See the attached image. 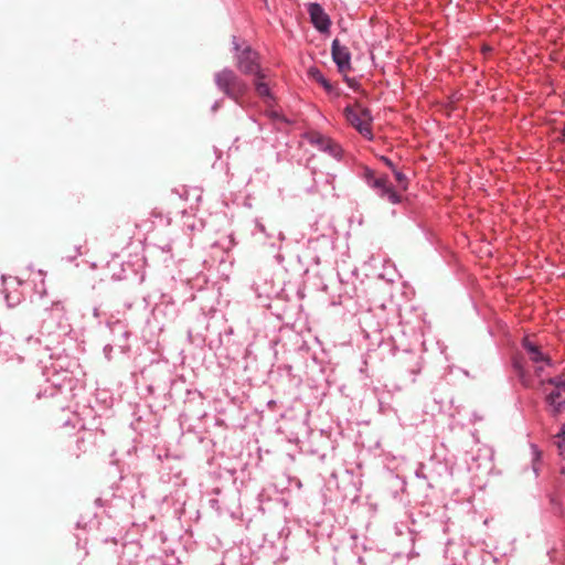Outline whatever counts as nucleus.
I'll list each match as a JSON object with an SVG mask.
<instances>
[{"mask_svg": "<svg viewBox=\"0 0 565 565\" xmlns=\"http://www.w3.org/2000/svg\"><path fill=\"white\" fill-rule=\"evenodd\" d=\"M359 177L372 189L375 194L382 200H386L391 204H399L403 195L390 181L387 174H377L375 170L367 166H362L359 171Z\"/></svg>", "mask_w": 565, "mask_h": 565, "instance_id": "nucleus-1", "label": "nucleus"}, {"mask_svg": "<svg viewBox=\"0 0 565 565\" xmlns=\"http://www.w3.org/2000/svg\"><path fill=\"white\" fill-rule=\"evenodd\" d=\"M214 82L221 92L235 102H238L248 90V84L227 67L214 75Z\"/></svg>", "mask_w": 565, "mask_h": 565, "instance_id": "nucleus-2", "label": "nucleus"}, {"mask_svg": "<svg viewBox=\"0 0 565 565\" xmlns=\"http://www.w3.org/2000/svg\"><path fill=\"white\" fill-rule=\"evenodd\" d=\"M347 121L354 127L365 139L373 140L372 115L367 108L360 104L349 105L343 110Z\"/></svg>", "mask_w": 565, "mask_h": 565, "instance_id": "nucleus-3", "label": "nucleus"}, {"mask_svg": "<svg viewBox=\"0 0 565 565\" xmlns=\"http://www.w3.org/2000/svg\"><path fill=\"white\" fill-rule=\"evenodd\" d=\"M541 384L544 385L545 382L541 381ZM546 384L550 387L544 388L546 393L545 401L550 413L556 416L565 409V377H551L546 381Z\"/></svg>", "mask_w": 565, "mask_h": 565, "instance_id": "nucleus-4", "label": "nucleus"}, {"mask_svg": "<svg viewBox=\"0 0 565 565\" xmlns=\"http://www.w3.org/2000/svg\"><path fill=\"white\" fill-rule=\"evenodd\" d=\"M233 44L235 50V65L241 73L254 76L265 70L260 66L259 54L249 45L241 47L235 40Z\"/></svg>", "mask_w": 565, "mask_h": 565, "instance_id": "nucleus-5", "label": "nucleus"}, {"mask_svg": "<svg viewBox=\"0 0 565 565\" xmlns=\"http://www.w3.org/2000/svg\"><path fill=\"white\" fill-rule=\"evenodd\" d=\"M522 349L524 350L527 359L534 364V371L537 376H541V372L552 365L551 355L545 352L541 344H539L533 338L525 337L522 340Z\"/></svg>", "mask_w": 565, "mask_h": 565, "instance_id": "nucleus-6", "label": "nucleus"}, {"mask_svg": "<svg viewBox=\"0 0 565 565\" xmlns=\"http://www.w3.org/2000/svg\"><path fill=\"white\" fill-rule=\"evenodd\" d=\"M274 84L269 70H264L254 75L253 85L255 93L267 106H273L275 103V95L271 90Z\"/></svg>", "mask_w": 565, "mask_h": 565, "instance_id": "nucleus-7", "label": "nucleus"}, {"mask_svg": "<svg viewBox=\"0 0 565 565\" xmlns=\"http://www.w3.org/2000/svg\"><path fill=\"white\" fill-rule=\"evenodd\" d=\"M307 140L310 145L317 147L321 151H324L333 158L340 159L343 150L341 146L330 137H327L318 131H311L307 134Z\"/></svg>", "mask_w": 565, "mask_h": 565, "instance_id": "nucleus-8", "label": "nucleus"}, {"mask_svg": "<svg viewBox=\"0 0 565 565\" xmlns=\"http://www.w3.org/2000/svg\"><path fill=\"white\" fill-rule=\"evenodd\" d=\"M331 54L332 60L341 74L347 75L352 71L350 50L345 45H342L338 39L332 41Z\"/></svg>", "mask_w": 565, "mask_h": 565, "instance_id": "nucleus-9", "label": "nucleus"}, {"mask_svg": "<svg viewBox=\"0 0 565 565\" xmlns=\"http://www.w3.org/2000/svg\"><path fill=\"white\" fill-rule=\"evenodd\" d=\"M308 13L311 23L320 33H328L330 31L331 20L319 3H309Z\"/></svg>", "mask_w": 565, "mask_h": 565, "instance_id": "nucleus-10", "label": "nucleus"}, {"mask_svg": "<svg viewBox=\"0 0 565 565\" xmlns=\"http://www.w3.org/2000/svg\"><path fill=\"white\" fill-rule=\"evenodd\" d=\"M3 282H4V291H6V300L8 302V305L10 307H13L18 303H20V301L22 300V292L18 289H14L13 291H8L9 288L11 287H15V286H20V281L14 278V277H10V278H7V279H3Z\"/></svg>", "mask_w": 565, "mask_h": 565, "instance_id": "nucleus-11", "label": "nucleus"}, {"mask_svg": "<svg viewBox=\"0 0 565 565\" xmlns=\"http://www.w3.org/2000/svg\"><path fill=\"white\" fill-rule=\"evenodd\" d=\"M513 369L521 381L522 385L525 387L533 386V380L530 375L529 370L526 369L525 362L520 356L513 358Z\"/></svg>", "mask_w": 565, "mask_h": 565, "instance_id": "nucleus-12", "label": "nucleus"}, {"mask_svg": "<svg viewBox=\"0 0 565 565\" xmlns=\"http://www.w3.org/2000/svg\"><path fill=\"white\" fill-rule=\"evenodd\" d=\"M64 317L65 312L63 307H61L60 305H55L49 311H46L45 318H43L42 328L50 333L52 331L51 323L56 320L57 324L61 326Z\"/></svg>", "mask_w": 565, "mask_h": 565, "instance_id": "nucleus-13", "label": "nucleus"}, {"mask_svg": "<svg viewBox=\"0 0 565 565\" xmlns=\"http://www.w3.org/2000/svg\"><path fill=\"white\" fill-rule=\"evenodd\" d=\"M308 74L313 81L319 83L326 89L327 93H333V85L323 76V74L317 67H311Z\"/></svg>", "mask_w": 565, "mask_h": 565, "instance_id": "nucleus-14", "label": "nucleus"}, {"mask_svg": "<svg viewBox=\"0 0 565 565\" xmlns=\"http://www.w3.org/2000/svg\"><path fill=\"white\" fill-rule=\"evenodd\" d=\"M555 445L557 446L558 454L565 459V424L562 426V429L555 436ZM561 472L565 476V465L562 467Z\"/></svg>", "mask_w": 565, "mask_h": 565, "instance_id": "nucleus-15", "label": "nucleus"}, {"mask_svg": "<svg viewBox=\"0 0 565 565\" xmlns=\"http://www.w3.org/2000/svg\"><path fill=\"white\" fill-rule=\"evenodd\" d=\"M51 382H52V384H53L55 387H57V388H60V390H61L62 387L66 386V385H67L70 388H73V386H74V377H73V376H72V374H71V373H68V372H64L62 382H61V381H58L57 379H51Z\"/></svg>", "mask_w": 565, "mask_h": 565, "instance_id": "nucleus-16", "label": "nucleus"}, {"mask_svg": "<svg viewBox=\"0 0 565 565\" xmlns=\"http://www.w3.org/2000/svg\"><path fill=\"white\" fill-rule=\"evenodd\" d=\"M394 178L396 182L398 183L399 188L405 191L408 186V179L407 177L399 170L395 169L393 171Z\"/></svg>", "mask_w": 565, "mask_h": 565, "instance_id": "nucleus-17", "label": "nucleus"}, {"mask_svg": "<svg viewBox=\"0 0 565 565\" xmlns=\"http://www.w3.org/2000/svg\"><path fill=\"white\" fill-rule=\"evenodd\" d=\"M380 160L388 168L392 170V172L396 169L395 164L393 163V161L388 158V157H385V156H381L380 157Z\"/></svg>", "mask_w": 565, "mask_h": 565, "instance_id": "nucleus-18", "label": "nucleus"}, {"mask_svg": "<svg viewBox=\"0 0 565 565\" xmlns=\"http://www.w3.org/2000/svg\"><path fill=\"white\" fill-rule=\"evenodd\" d=\"M561 139L563 142H565V127L561 131Z\"/></svg>", "mask_w": 565, "mask_h": 565, "instance_id": "nucleus-19", "label": "nucleus"}, {"mask_svg": "<svg viewBox=\"0 0 565 565\" xmlns=\"http://www.w3.org/2000/svg\"><path fill=\"white\" fill-rule=\"evenodd\" d=\"M83 441H84V439H83V438L77 439L78 448H81L79 444H82Z\"/></svg>", "mask_w": 565, "mask_h": 565, "instance_id": "nucleus-20", "label": "nucleus"}, {"mask_svg": "<svg viewBox=\"0 0 565 565\" xmlns=\"http://www.w3.org/2000/svg\"><path fill=\"white\" fill-rule=\"evenodd\" d=\"M269 114H270V116H276L277 115L275 111H270Z\"/></svg>", "mask_w": 565, "mask_h": 565, "instance_id": "nucleus-21", "label": "nucleus"}]
</instances>
